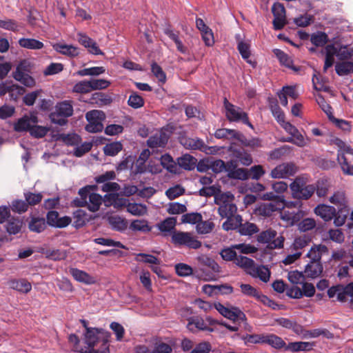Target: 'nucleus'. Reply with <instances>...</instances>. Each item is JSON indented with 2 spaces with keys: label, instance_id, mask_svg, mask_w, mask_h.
Masks as SVG:
<instances>
[{
  "label": "nucleus",
  "instance_id": "7c9ffc66",
  "mask_svg": "<svg viewBox=\"0 0 353 353\" xmlns=\"http://www.w3.org/2000/svg\"><path fill=\"white\" fill-rule=\"evenodd\" d=\"M46 225L44 218L33 216L28 223V228L32 232L41 233L46 228Z\"/></svg>",
  "mask_w": 353,
  "mask_h": 353
},
{
  "label": "nucleus",
  "instance_id": "6ab92c4d",
  "mask_svg": "<svg viewBox=\"0 0 353 353\" xmlns=\"http://www.w3.org/2000/svg\"><path fill=\"white\" fill-rule=\"evenodd\" d=\"M314 212L325 221H329L336 215V209L333 206L319 204L315 208Z\"/></svg>",
  "mask_w": 353,
  "mask_h": 353
},
{
  "label": "nucleus",
  "instance_id": "f8f14e48",
  "mask_svg": "<svg viewBox=\"0 0 353 353\" xmlns=\"http://www.w3.org/2000/svg\"><path fill=\"white\" fill-rule=\"evenodd\" d=\"M49 117L52 123L60 126L65 125L66 124V101L58 103Z\"/></svg>",
  "mask_w": 353,
  "mask_h": 353
},
{
  "label": "nucleus",
  "instance_id": "338daca9",
  "mask_svg": "<svg viewBox=\"0 0 353 353\" xmlns=\"http://www.w3.org/2000/svg\"><path fill=\"white\" fill-rule=\"evenodd\" d=\"M128 104L134 108L137 109L144 105L143 99L139 95L137 92H133L129 97Z\"/></svg>",
  "mask_w": 353,
  "mask_h": 353
},
{
  "label": "nucleus",
  "instance_id": "e2e57ef3",
  "mask_svg": "<svg viewBox=\"0 0 353 353\" xmlns=\"http://www.w3.org/2000/svg\"><path fill=\"white\" fill-rule=\"evenodd\" d=\"M90 83L91 90H103L109 87L110 82L103 79H91L89 80Z\"/></svg>",
  "mask_w": 353,
  "mask_h": 353
},
{
  "label": "nucleus",
  "instance_id": "72a5a7b5",
  "mask_svg": "<svg viewBox=\"0 0 353 353\" xmlns=\"http://www.w3.org/2000/svg\"><path fill=\"white\" fill-rule=\"evenodd\" d=\"M23 222L19 218L9 219L6 225V230L9 234H17L21 232Z\"/></svg>",
  "mask_w": 353,
  "mask_h": 353
},
{
  "label": "nucleus",
  "instance_id": "423d86ee",
  "mask_svg": "<svg viewBox=\"0 0 353 353\" xmlns=\"http://www.w3.org/2000/svg\"><path fill=\"white\" fill-rule=\"evenodd\" d=\"M179 141L187 150H199L208 154L216 152V147L208 146L202 139L199 137L191 138L185 135H181L179 137Z\"/></svg>",
  "mask_w": 353,
  "mask_h": 353
},
{
  "label": "nucleus",
  "instance_id": "8fccbe9b",
  "mask_svg": "<svg viewBox=\"0 0 353 353\" xmlns=\"http://www.w3.org/2000/svg\"><path fill=\"white\" fill-rule=\"evenodd\" d=\"M259 229L256 224L252 223L246 222L245 223H241L239 232L241 235L251 236L258 232Z\"/></svg>",
  "mask_w": 353,
  "mask_h": 353
},
{
  "label": "nucleus",
  "instance_id": "a18cd8bd",
  "mask_svg": "<svg viewBox=\"0 0 353 353\" xmlns=\"http://www.w3.org/2000/svg\"><path fill=\"white\" fill-rule=\"evenodd\" d=\"M127 211L134 216H142L147 212L146 206L141 203H128Z\"/></svg>",
  "mask_w": 353,
  "mask_h": 353
},
{
  "label": "nucleus",
  "instance_id": "2f4dec72",
  "mask_svg": "<svg viewBox=\"0 0 353 353\" xmlns=\"http://www.w3.org/2000/svg\"><path fill=\"white\" fill-rule=\"evenodd\" d=\"M314 347L313 343L310 342H291L288 344L286 350L291 351L293 352H297L300 351H310L312 350Z\"/></svg>",
  "mask_w": 353,
  "mask_h": 353
},
{
  "label": "nucleus",
  "instance_id": "f3484780",
  "mask_svg": "<svg viewBox=\"0 0 353 353\" xmlns=\"http://www.w3.org/2000/svg\"><path fill=\"white\" fill-rule=\"evenodd\" d=\"M275 322L276 324L284 328L292 330L296 334L300 335L303 333V327L299 324L296 321L284 317H280L276 319Z\"/></svg>",
  "mask_w": 353,
  "mask_h": 353
},
{
  "label": "nucleus",
  "instance_id": "58836bf2",
  "mask_svg": "<svg viewBox=\"0 0 353 353\" xmlns=\"http://www.w3.org/2000/svg\"><path fill=\"white\" fill-rule=\"evenodd\" d=\"M236 206L234 203H224L220 205L218 209L219 215L222 218H227L234 216V213L236 212Z\"/></svg>",
  "mask_w": 353,
  "mask_h": 353
},
{
  "label": "nucleus",
  "instance_id": "c03bdc74",
  "mask_svg": "<svg viewBox=\"0 0 353 353\" xmlns=\"http://www.w3.org/2000/svg\"><path fill=\"white\" fill-rule=\"evenodd\" d=\"M335 70L339 76L347 75L353 72V62L343 61L338 63L335 65Z\"/></svg>",
  "mask_w": 353,
  "mask_h": 353
},
{
  "label": "nucleus",
  "instance_id": "c756f323",
  "mask_svg": "<svg viewBox=\"0 0 353 353\" xmlns=\"http://www.w3.org/2000/svg\"><path fill=\"white\" fill-rule=\"evenodd\" d=\"M224 317L233 321L234 322H243L246 320V316L239 307H232L228 308Z\"/></svg>",
  "mask_w": 353,
  "mask_h": 353
},
{
  "label": "nucleus",
  "instance_id": "7ed1b4c3",
  "mask_svg": "<svg viewBox=\"0 0 353 353\" xmlns=\"http://www.w3.org/2000/svg\"><path fill=\"white\" fill-rule=\"evenodd\" d=\"M338 147L337 161L345 174L353 175V148L339 138L331 140Z\"/></svg>",
  "mask_w": 353,
  "mask_h": 353
},
{
  "label": "nucleus",
  "instance_id": "ea45409f",
  "mask_svg": "<svg viewBox=\"0 0 353 353\" xmlns=\"http://www.w3.org/2000/svg\"><path fill=\"white\" fill-rule=\"evenodd\" d=\"M194 326L196 328L203 330V331H213V329L208 326V323L205 321L199 316L194 317L190 321H189L188 327L190 330H192V327Z\"/></svg>",
  "mask_w": 353,
  "mask_h": 353
},
{
  "label": "nucleus",
  "instance_id": "6e6552de",
  "mask_svg": "<svg viewBox=\"0 0 353 353\" xmlns=\"http://www.w3.org/2000/svg\"><path fill=\"white\" fill-rule=\"evenodd\" d=\"M223 103L226 111L225 117L230 121H241L243 123L253 128V125L249 121L248 114L243 112L241 108L230 103L226 98L224 99Z\"/></svg>",
  "mask_w": 353,
  "mask_h": 353
},
{
  "label": "nucleus",
  "instance_id": "bf43d9fd",
  "mask_svg": "<svg viewBox=\"0 0 353 353\" xmlns=\"http://www.w3.org/2000/svg\"><path fill=\"white\" fill-rule=\"evenodd\" d=\"M75 146L70 153H72L77 157H81L92 149V144L89 142H84Z\"/></svg>",
  "mask_w": 353,
  "mask_h": 353
},
{
  "label": "nucleus",
  "instance_id": "c9c22d12",
  "mask_svg": "<svg viewBox=\"0 0 353 353\" xmlns=\"http://www.w3.org/2000/svg\"><path fill=\"white\" fill-rule=\"evenodd\" d=\"M196 161V159L194 157L190 154H184L178 159V165L186 170H192L194 169Z\"/></svg>",
  "mask_w": 353,
  "mask_h": 353
},
{
  "label": "nucleus",
  "instance_id": "37998d69",
  "mask_svg": "<svg viewBox=\"0 0 353 353\" xmlns=\"http://www.w3.org/2000/svg\"><path fill=\"white\" fill-rule=\"evenodd\" d=\"M161 164L168 172L176 173L177 165L174 161L173 158L168 154H165L161 157Z\"/></svg>",
  "mask_w": 353,
  "mask_h": 353
},
{
  "label": "nucleus",
  "instance_id": "a878e982",
  "mask_svg": "<svg viewBox=\"0 0 353 353\" xmlns=\"http://www.w3.org/2000/svg\"><path fill=\"white\" fill-rule=\"evenodd\" d=\"M323 272V265L321 262L310 261L305 268L304 274L307 278L315 279L320 276Z\"/></svg>",
  "mask_w": 353,
  "mask_h": 353
},
{
  "label": "nucleus",
  "instance_id": "e433bc0d",
  "mask_svg": "<svg viewBox=\"0 0 353 353\" xmlns=\"http://www.w3.org/2000/svg\"><path fill=\"white\" fill-rule=\"evenodd\" d=\"M130 229L134 232H150L152 227L148 225V221L145 219H137L131 222Z\"/></svg>",
  "mask_w": 353,
  "mask_h": 353
},
{
  "label": "nucleus",
  "instance_id": "de8ad7c7",
  "mask_svg": "<svg viewBox=\"0 0 353 353\" xmlns=\"http://www.w3.org/2000/svg\"><path fill=\"white\" fill-rule=\"evenodd\" d=\"M330 203L337 205L340 208H346V199L344 192H336L329 199Z\"/></svg>",
  "mask_w": 353,
  "mask_h": 353
},
{
  "label": "nucleus",
  "instance_id": "ddd939ff",
  "mask_svg": "<svg viewBox=\"0 0 353 353\" xmlns=\"http://www.w3.org/2000/svg\"><path fill=\"white\" fill-rule=\"evenodd\" d=\"M283 208L282 201H277L275 203H265L260 204L256 209V214L263 217H270L276 211L281 210Z\"/></svg>",
  "mask_w": 353,
  "mask_h": 353
},
{
  "label": "nucleus",
  "instance_id": "0e129e2a",
  "mask_svg": "<svg viewBox=\"0 0 353 353\" xmlns=\"http://www.w3.org/2000/svg\"><path fill=\"white\" fill-rule=\"evenodd\" d=\"M201 219L202 215L199 212L187 213L183 214L181 217L182 223L196 225Z\"/></svg>",
  "mask_w": 353,
  "mask_h": 353
},
{
  "label": "nucleus",
  "instance_id": "052dcab7",
  "mask_svg": "<svg viewBox=\"0 0 353 353\" xmlns=\"http://www.w3.org/2000/svg\"><path fill=\"white\" fill-rule=\"evenodd\" d=\"M236 248H233V246L223 248L221 250L219 254L223 260L225 261H232L234 263L236 257H237V254L234 250Z\"/></svg>",
  "mask_w": 353,
  "mask_h": 353
},
{
  "label": "nucleus",
  "instance_id": "09e8293b",
  "mask_svg": "<svg viewBox=\"0 0 353 353\" xmlns=\"http://www.w3.org/2000/svg\"><path fill=\"white\" fill-rule=\"evenodd\" d=\"M32 127L30 124V119H28V116L25 115L21 119H19L17 123H15L14 125V129L16 132H25L28 131L30 132V128Z\"/></svg>",
  "mask_w": 353,
  "mask_h": 353
},
{
  "label": "nucleus",
  "instance_id": "a211bd4d",
  "mask_svg": "<svg viewBox=\"0 0 353 353\" xmlns=\"http://www.w3.org/2000/svg\"><path fill=\"white\" fill-rule=\"evenodd\" d=\"M264 345H268L276 350H280L283 349L285 351H287L286 347H288V344L281 337L274 334L265 333Z\"/></svg>",
  "mask_w": 353,
  "mask_h": 353
},
{
  "label": "nucleus",
  "instance_id": "b1692460",
  "mask_svg": "<svg viewBox=\"0 0 353 353\" xmlns=\"http://www.w3.org/2000/svg\"><path fill=\"white\" fill-rule=\"evenodd\" d=\"M87 220L86 212L83 210L79 209L73 212L72 219L68 216V225L72 223L74 228H79L85 225Z\"/></svg>",
  "mask_w": 353,
  "mask_h": 353
},
{
  "label": "nucleus",
  "instance_id": "603ef678",
  "mask_svg": "<svg viewBox=\"0 0 353 353\" xmlns=\"http://www.w3.org/2000/svg\"><path fill=\"white\" fill-rule=\"evenodd\" d=\"M315 188L317 196L319 197H323L327 194L330 188V184L327 179H321L317 181Z\"/></svg>",
  "mask_w": 353,
  "mask_h": 353
},
{
  "label": "nucleus",
  "instance_id": "412c9836",
  "mask_svg": "<svg viewBox=\"0 0 353 353\" xmlns=\"http://www.w3.org/2000/svg\"><path fill=\"white\" fill-rule=\"evenodd\" d=\"M46 224L55 228L66 227V216L59 218V213L57 211L50 210L46 215Z\"/></svg>",
  "mask_w": 353,
  "mask_h": 353
},
{
  "label": "nucleus",
  "instance_id": "680f3d73",
  "mask_svg": "<svg viewBox=\"0 0 353 353\" xmlns=\"http://www.w3.org/2000/svg\"><path fill=\"white\" fill-rule=\"evenodd\" d=\"M123 148L122 144L119 142H114L107 144L103 148L105 154L108 156H115Z\"/></svg>",
  "mask_w": 353,
  "mask_h": 353
},
{
  "label": "nucleus",
  "instance_id": "0eeeda50",
  "mask_svg": "<svg viewBox=\"0 0 353 353\" xmlns=\"http://www.w3.org/2000/svg\"><path fill=\"white\" fill-rule=\"evenodd\" d=\"M85 118L88 122L85 127L87 132L97 133L103 130V121L105 119V114L102 110H90L86 113Z\"/></svg>",
  "mask_w": 353,
  "mask_h": 353
},
{
  "label": "nucleus",
  "instance_id": "5fc2aeb1",
  "mask_svg": "<svg viewBox=\"0 0 353 353\" xmlns=\"http://www.w3.org/2000/svg\"><path fill=\"white\" fill-rule=\"evenodd\" d=\"M176 224L175 217H168L157 225L159 230L161 232H170Z\"/></svg>",
  "mask_w": 353,
  "mask_h": 353
},
{
  "label": "nucleus",
  "instance_id": "3c124183",
  "mask_svg": "<svg viewBox=\"0 0 353 353\" xmlns=\"http://www.w3.org/2000/svg\"><path fill=\"white\" fill-rule=\"evenodd\" d=\"M135 260L137 262H141L145 263H150L154 265H159L160 260L154 255L145 254V253H139L136 254Z\"/></svg>",
  "mask_w": 353,
  "mask_h": 353
},
{
  "label": "nucleus",
  "instance_id": "9d476101",
  "mask_svg": "<svg viewBox=\"0 0 353 353\" xmlns=\"http://www.w3.org/2000/svg\"><path fill=\"white\" fill-rule=\"evenodd\" d=\"M25 68V61H21L17 66L15 72H13V78L24 86L32 88L35 85L36 81L32 76L26 72Z\"/></svg>",
  "mask_w": 353,
  "mask_h": 353
},
{
  "label": "nucleus",
  "instance_id": "6e6d98bb",
  "mask_svg": "<svg viewBox=\"0 0 353 353\" xmlns=\"http://www.w3.org/2000/svg\"><path fill=\"white\" fill-rule=\"evenodd\" d=\"M199 261L201 265L210 268L214 272H220V267L219 264L213 259L207 256H202L201 257H199Z\"/></svg>",
  "mask_w": 353,
  "mask_h": 353
},
{
  "label": "nucleus",
  "instance_id": "864d4df0",
  "mask_svg": "<svg viewBox=\"0 0 353 353\" xmlns=\"http://www.w3.org/2000/svg\"><path fill=\"white\" fill-rule=\"evenodd\" d=\"M105 72V69L103 66H95L88 68H84L77 72V74L80 76H98L103 74Z\"/></svg>",
  "mask_w": 353,
  "mask_h": 353
},
{
  "label": "nucleus",
  "instance_id": "39448f33",
  "mask_svg": "<svg viewBox=\"0 0 353 353\" xmlns=\"http://www.w3.org/2000/svg\"><path fill=\"white\" fill-rule=\"evenodd\" d=\"M171 241L175 246H184L190 249L196 250L201 247V242L188 232L174 230L171 235Z\"/></svg>",
  "mask_w": 353,
  "mask_h": 353
},
{
  "label": "nucleus",
  "instance_id": "393cba45",
  "mask_svg": "<svg viewBox=\"0 0 353 353\" xmlns=\"http://www.w3.org/2000/svg\"><path fill=\"white\" fill-rule=\"evenodd\" d=\"M70 272L73 278L79 282L87 285L94 284L96 282L95 279L85 271L77 268H70Z\"/></svg>",
  "mask_w": 353,
  "mask_h": 353
},
{
  "label": "nucleus",
  "instance_id": "20e7f679",
  "mask_svg": "<svg viewBox=\"0 0 353 353\" xmlns=\"http://www.w3.org/2000/svg\"><path fill=\"white\" fill-rule=\"evenodd\" d=\"M293 198L302 200L309 199L314 193L316 188L314 185H306L301 177H296L290 185Z\"/></svg>",
  "mask_w": 353,
  "mask_h": 353
},
{
  "label": "nucleus",
  "instance_id": "f704fd0d",
  "mask_svg": "<svg viewBox=\"0 0 353 353\" xmlns=\"http://www.w3.org/2000/svg\"><path fill=\"white\" fill-rule=\"evenodd\" d=\"M242 221V217L239 214L227 217V220L222 225V228L225 231L239 229Z\"/></svg>",
  "mask_w": 353,
  "mask_h": 353
},
{
  "label": "nucleus",
  "instance_id": "13d9d810",
  "mask_svg": "<svg viewBox=\"0 0 353 353\" xmlns=\"http://www.w3.org/2000/svg\"><path fill=\"white\" fill-rule=\"evenodd\" d=\"M23 196L26 203L28 204V206H32L39 203L43 199V195L41 193L36 194L30 192H25L23 193Z\"/></svg>",
  "mask_w": 353,
  "mask_h": 353
},
{
  "label": "nucleus",
  "instance_id": "774afa93",
  "mask_svg": "<svg viewBox=\"0 0 353 353\" xmlns=\"http://www.w3.org/2000/svg\"><path fill=\"white\" fill-rule=\"evenodd\" d=\"M214 224L210 221H200L196 225V231L199 234H205L210 233L214 228Z\"/></svg>",
  "mask_w": 353,
  "mask_h": 353
},
{
  "label": "nucleus",
  "instance_id": "5701e85b",
  "mask_svg": "<svg viewBox=\"0 0 353 353\" xmlns=\"http://www.w3.org/2000/svg\"><path fill=\"white\" fill-rule=\"evenodd\" d=\"M8 285L11 289L24 294L32 290L31 283L25 279H11L8 281Z\"/></svg>",
  "mask_w": 353,
  "mask_h": 353
},
{
  "label": "nucleus",
  "instance_id": "9b49d317",
  "mask_svg": "<svg viewBox=\"0 0 353 353\" xmlns=\"http://www.w3.org/2000/svg\"><path fill=\"white\" fill-rule=\"evenodd\" d=\"M170 132H168L165 128H163L149 137L147 145L150 148H165L170 139Z\"/></svg>",
  "mask_w": 353,
  "mask_h": 353
},
{
  "label": "nucleus",
  "instance_id": "cd10ccee",
  "mask_svg": "<svg viewBox=\"0 0 353 353\" xmlns=\"http://www.w3.org/2000/svg\"><path fill=\"white\" fill-rule=\"evenodd\" d=\"M283 128L296 139V145L303 147L305 145L303 136L295 126L288 122L283 124Z\"/></svg>",
  "mask_w": 353,
  "mask_h": 353
},
{
  "label": "nucleus",
  "instance_id": "f03ea898",
  "mask_svg": "<svg viewBox=\"0 0 353 353\" xmlns=\"http://www.w3.org/2000/svg\"><path fill=\"white\" fill-rule=\"evenodd\" d=\"M98 188L97 185H88L79 191L80 198L75 199L72 203L77 207L87 206L90 211L99 210L102 203V196L99 194L92 192Z\"/></svg>",
  "mask_w": 353,
  "mask_h": 353
},
{
  "label": "nucleus",
  "instance_id": "c85d7f7f",
  "mask_svg": "<svg viewBox=\"0 0 353 353\" xmlns=\"http://www.w3.org/2000/svg\"><path fill=\"white\" fill-rule=\"evenodd\" d=\"M214 137L216 139H234L240 140L242 133L235 130L220 128L215 131Z\"/></svg>",
  "mask_w": 353,
  "mask_h": 353
},
{
  "label": "nucleus",
  "instance_id": "bb28decb",
  "mask_svg": "<svg viewBox=\"0 0 353 353\" xmlns=\"http://www.w3.org/2000/svg\"><path fill=\"white\" fill-rule=\"evenodd\" d=\"M248 274L254 278H259L260 280L265 283H267L270 277V270L264 265L255 267V265H254V268L248 271Z\"/></svg>",
  "mask_w": 353,
  "mask_h": 353
},
{
  "label": "nucleus",
  "instance_id": "2eb2a0df",
  "mask_svg": "<svg viewBox=\"0 0 353 353\" xmlns=\"http://www.w3.org/2000/svg\"><path fill=\"white\" fill-rule=\"evenodd\" d=\"M235 38L237 41V50L239 52L241 57L252 67H255L256 63L249 59L251 55L250 43L241 40V37L239 34L236 35Z\"/></svg>",
  "mask_w": 353,
  "mask_h": 353
},
{
  "label": "nucleus",
  "instance_id": "49530a36",
  "mask_svg": "<svg viewBox=\"0 0 353 353\" xmlns=\"http://www.w3.org/2000/svg\"><path fill=\"white\" fill-rule=\"evenodd\" d=\"M265 171L261 165H255L252 166L250 170H248L247 175L248 179H252L254 180L260 179L264 174Z\"/></svg>",
  "mask_w": 353,
  "mask_h": 353
},
{
  "label": "nucleus",
  "instance_id": "79ce46f5",
  "mask_svg": "<svg viewBox=\"0 0 353 353\" xmlns=\"http://www.w3.org/2000/svg\"><path fill=\"white\" fill-rule=\"evenodd\" d=\"M328 36L324 32L319 31L313 33L310 37V41L316 47L323 46L328 42Z\"/></svg>",
  "mask_w": 353,
  "mask_h": 353
},
{
  "label": "nucleus",
  "instance_id": "a19ab883",
  "mask_svg": "<svg viewBox=\"0 0 353 353\" xmlns=\"http://www.w3.org/2000/svg\"><path fill=\"white\" fill-rule=\"evenodd\" d=\"M109 222L112 228L117 231L123 232L128 228L127 220L119 216H112Z\"/></svg>",
  "mask_w": 353,
  "mask_h": 353
},
{
  "label": "nucleus",
  "instance_id": "f257e3e1",
  "mask_svg": "<svg viewBox=\"0 0 353 353\" xmlns=\"http://www.w3.org/2000/svg\"><path fill=\"white\" fill-rule=\"evenodd\" d=\"M230 160L228 161V169L229 171V178L245 181L248 179V170L245 168H239L238 164L249 166L253 162V159L250 152L241 146L231 145L228 148Z\"/></svg>",
  "mask_w": 353,
  "mask_h": 353
},
{
  "label": "nucleus",
  "instance_id": "1a4fd4ad",
  "mask_svg": "<svg viewBox=\"0 0 353 353\" xmlns=\"http://www.w3.org/2000/svg\"><path fill=\"white\" fill-rule=\"evenodd\" d=\"M298 168L292 162L283 163L272 170L270 176L273 179H283L294 176Z\"/></svg>",
  "mask_w": 353,
  "mask_h": 353
},
{
  "label": "nucleus",
  "instance_id": "dca6fc26",
  "mask_svg": "<svg viewBox=\"0 0 353 353\" xmlns=\"http://www.w3.org/2000/svg\"><path fill=\"white\" fill-rule=\"evenodd\" d=\"M240 288L241 292L246 296L254 297L256 300L263 303H268L270 302V299L267 296L260 293L255 288L250 284L241 283Z\"/></svg>",
  "mask_w": 353,
  "mask_h": 353
},
{
  "label": "nucleus",
  "instance_id": "4468645a",
  "mask_svg": "<svg viewBox=\"0 0 353 353\" xmlns=\"http://www.w3.org/2000/svg\"><path fill=\"white\" fill-rule=\"evenodd\" d=\"M163 32L167 35L176 45V49L181 54H187L188 52V47L183 44L182 41L179 38L180 32L177 30H174L170 25H168L164 29Z\"/></svg>",
  "mask_w": 353,
  "mask_h": 353
},
{
  "label": "nucleus",
  "instance_id": "69168bd1",
  "mask_svg": "<svg viewBox=\"0 0 353 353\" xmlns=\"http://www.w3.org/2000/svg\"><path fill=\"white\" fill-rule=\"evenodd\" d=\"M11 209L14 212L22 214L28 210V204L26 203V200L15 199L12 202Z\"/></svg>",
  "mask_w": 353,
  "mask_h": 353
},
{
  "label": "nucleus",
  "instance_id": "4be33fe9",
  "mask_svg": "<svg viewBox=\"0 0 353 353\" xmlns=\"http://www.w3.org/2000/svg\"><path fill=\"white\" fill-rule=\"evenodd\" d=\"M99 333V330L97 328H87V332L85 334V343L88 347H83L84 350L90 349L92 352L94 350V347L97 343L100 342Z\"/></svg>",
  "mask_w": 353,
  "mask_h": 353
},
{
  "label": "nucleus",
  "instance_id": "473e14b6",
  "mask_svg": "<svg viewBox=\"0 0 353 353\" xmlns=\"http://www.w3.org/2000/svg\"><path fill=\"white\" fill-rule=\"evenodd\" d=\"M18 43L21 47L30 50H40L43 48V43L35 39L21 38Z\"/></svg>",
  "mask_w": 353,
  "mask_h": 353
},
{
  "label": "nucleus",
  "instance_id": "4c0bfd02",
  "mask_svg": "<svg viewBox=\"0 0 353 353\" xmlns=\"http://www.w3.org/2000/svg\"><path fill=\"white\" fill-rule=\"evenodd\" d=\"M234 263L236 266L243 269L247 273L248 271L251 270L252 268H254V265H255L254 260L242 255H237V257H236Z\"/></svg>",
  "mask_w": 353,
  "mask_h": 353
},
{
  "label": "nucleus",
  "instance_id": "aec40b11",
  "mask_svg": "<svg viewBox=\"0 0 353 353\" xmlns=\"http://www.w3.org/2000/svg\"><path fill=\"white\" fill-rule=\"evenodd\" d=\"M273 52L281 65L293 70L296 73L301 70V68L300 66H295L292 64V60L291 58L283 50L280 49H274Z\"/></svg>",
  "mask_w": 353,
  "mask_h": 353
},
{
  "label": "nucleus",
  "instance_id": "4d7b16f0",
  "mask_svg": "<svg viewBox=\"0 0 353 353\" xmlns=\"http://www.w3.org/2000/svg\"><path fill=\"white\" fill-rule=\"evenodd\" d=\"M277 233L272 229H268L265 231H263L258 236L257 240L261 243H270L272 240L274 239Z\"/></svg>",
  "mask_w": 353,
  "mask_h": 353
}]
</instances>
